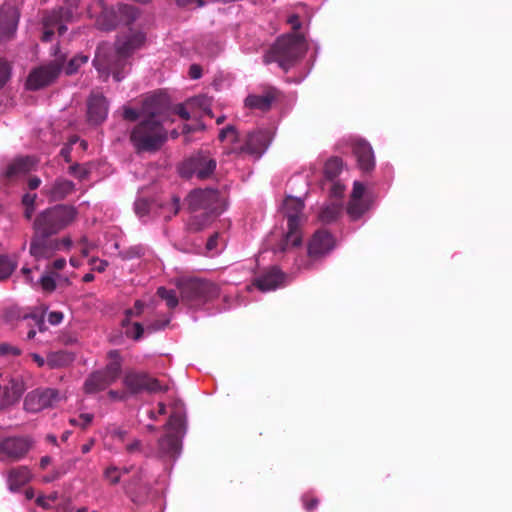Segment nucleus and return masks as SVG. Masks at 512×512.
<instances>
[{"mask_svg":"<svg viewBox=\"0 0 512 512\" xmlns=\"http://www.w3.org/2000/svg\"><path fill=\"white\" fill-rule=\"evenodd\" d=\"M343 168V162L338 157L329 158L324 166V174L328 179H333L339 175Z\"/></svg>","mask_w":512,"mask_h":512,"instance_id":"obj_35","label":"nucleus"},{"mask_svg":"<svg viewBox=\"0 0 512 512\" xmlns=\"http://www.w3.org/2000/svg\"><path fill=\"white\" fill-rule=\"evenodd\" d=\"M35 200H36V194H25L23 196V204L26 206L25 215L27 218H31V216H32Z\"/></svg>","mask_w":512,"mask_h":512,"instance_id":"obj_46","label":"nucleus"},{"mask_svg":"<svg viewBox=\"0 0 512 512\" xmlns=\"http://www.w3.org/2000/svg\"><path fill=\"white\" fill-rule=\"evenodd\" d=\"M107 434H109L113 438L123 440L126 432L118 427L112 426L107 428Z\"/></svg>","mask_w":512,"mask_h":512,"instance_id":"obj_51","label":"nucleus"},{"mask_svg":"<svg viewBox=\"0 0 512 512\" xmlns=\"http://www.w3.org/2000/svg\"><path fill=\"white\" fill-rule=\"evenodd\" d=\"M93 418H94L93 414L83 413L78 418H71L69 420V422H70V424H72L74 426H79V427L85 429L86 427H88L91 424Z\"/></svg>","mask_w":512,"mask_h":512,"instance_id":"obj_42","label":"nucleus"},{"mask_svg":"<svg viewBox=\"0 0 512 512\" xmlns=\"http://www.w3.org/2000/svg\"><path fill=\"white\" fill-rule=\"evenodd\" d=\"M87 115L92 124L97 125L105 121L108 115V102L103 95L91 94L87 102Z\"/></svg>","mask_w":512,"mask_h":512,"instance_id":"obj_22","label":"nucleus"},{"mask_svg":"<svg viewBox=\"0 0 512 512\" xmlns=\"http://www.w3.org/2000/svg\"><path fill=\"white\" fill-rule=\"evenodd\" d=\"M57 500V494L56 493H52L48 496H38L37 499H36V503L43 507V508H51L53 506V504L56 502Z\"/></svg>","mask_w":512,"mask_h":512,"instance_id":"obj_44","label":"nucleus"},{"mask_svg":"<svg viewBox=\"0 0 512 512\" xmlns=\"http://www.w3.org/2000/svg\"><path fill=\"white\" fill-rule=\"evenodd\" d=\"M303 209L304 203L300 198L289 196L284 200L283 210L287 218V232L280 235L279 242L276 245L272 244L277 236L275 232L268 240L275 253L286 252L302 243L300 227L304 222Z\"/></svg>","mask_w":512,"mask_h":512,"instance_id":"obj_4","label":"nucleus"},{"mask_svg":"<svg viewBox=\"0 0 512 512\" xmlns=\"http://www.w3.org/2000/svg\"><path fill=\"white\" fill-rule=\"evenodd\" d=\"M71 16V13L64 8L53 10L45 15L43 17V26L45 29L42 37L43 41H50L55 29H57L60 35H63L67 28L62 22L64 19L68 20L71 18Z\"/></svg>","mask_w":512,"mask_h":512,"instance_id":"obj_20","label":"nucleus"},{"mask_svg":"<svg viewBox=\"0 0 512 512\" xmlns=\"http://www.w3.org/2000/svg\"><path fill=\"white\" fill-rule=\"evenodd\" d=\"M63 320V313L59 311H52L48 314V322L52 325H58Z\"/></svg>","mask_w":512,"mask_h":512,"instance_id":"obj_50","label":"nucleus"},{"mask_svg":"<svg viewBox=\"0 0 512 512\" xmlns=\"http://www.w3.org/2000/svg\"><path fill=\"white\" fill-rule=\"evenodd\" d=\"M334 247L333 236L325 230H319L308 243V254L311 258H318L328 254Z\"/></svg>","mask_w":512,"mask_h":512,"instance_id":"obj_21","label":"nucleus"},{"mask_svg":"<svg viewBox=\"0 0 512 512\" xmlns=\"http://www.w3.org/2000/svg\"><path fill=\"white\" fill-rule=\"evenodd\" d=\"M276 99V91L268 89L261 95H249L245 100V105L252 109L268 110Z\"/></svg>","mask_w":512,"mask_h":512,"instance_id":"obj_27","label":"nucleus"},{"mask_svg":"<svg viewBox=\"0 0 512 512\" xmlns=\"http://www.w3.org/2000/svg\"><path fill=\"white\" fill-rule=\"evenodd\" d=\"M76 217L75 208L57 205L43 211L35 220L34 228L37 235L50 236L71 224Z\"/></svg>","mask_w":512,"mask_h":512,"instance_id":"obj_7","label":"nucleus"},{"mask_svg":"<svg viewBox=\"0 0 512 512\" xmlns=\"http://www.w3.org/2000/svg\"><path fill=\"white\" fill-rule=\"evenodd\" d=\"M219 139L229 145V153H247L260 156L266 150L270 136L268 131L258 130L248 134L245 143H242L235 128L227 126L220 132Z\"/></svg>","mask_w":512,"mask_h":512,"instance_id":"obj_6","label":"nucleus"},{"mask_svg":"<svg viewBox=\"0 0 512 512\" xmlns=\"http://www.w3.org/2000/svg\"><path fill=\"white\" fill-rule=\"evenodd\" d=\"M189 75L192 79H198L201 77V68L200 66L194 64V65H191L190 69H189Z\"/></svg>","mask_w":512,"mask_h":512,"instance_id":"obj_60","label":"nucleus"},{"mask_svg":"<svg viewBox=\"0 0 512 512\" xmlns=\"http://www.w3.org/2000/svg\"><path fill=\"white\" fill-rule=\"evenodd\" d=\"M146 474L143 471H140L138 475L133 479L132 483L127 487V493L130 496L133 502H139L140 496L138 495V490L140 492L146 493L148 490V484L145 481Z\"/></svg>","mask_w":512,"mask_h":512,"instance_id":"obj_32","label":"nucleus"},{"mask_svg":"<svg viewBox=\"0 0 512 512\" xmlns=\"http://www.w3.org/2000/svg\"><path fill=\"white\" fill-rule=\"evenodd\" d=\"M113 13H115L116 20L107 25L105 29H111L117 22L129 24L139 15V11L134 6L127 4H119L117 10L113 11Z\"/></svg>","mask_w":512,"mask_h":512,"instance_id":"obj_31","label":"nucleus"},{"mask_svg":"<svg viewBox=\"0 0 512 512\" xmlns=\"http://www.w3.org/2000/svg\"><path fill=\"white\" fill-rule=\"evenodd\" d=\"M151 210V205L144 199L135 202V212L139 217H144Z\"/></svg>","mask_w":512,"mask_h":512,"instance_id":"obj_45","label":"nucleus"},{"mask_svg":"<svg viewBox=\"0 0 512 512\" xmlns=\"http://www.w3.org/2000/svg\"><path fill=\"white\" fill-rule=\"evenodd\" d=\"M166 101L158 96L147 98L142 106V120L130 134L137 152H154L167 140L166 126L171 123Z\"/></svg>","mask_w":512,"mask_h":512,"instance_id":"obj_1","label":"nucleus"},{"mask_svg":"<svg viewBox=\"0 0 512 512\" xmlns=\"http://www.w3.org/2000/svg\"><path fill=\"white\" fill-rule=\"evenodd\" d=\"M179 210V199L174 198L172 204L169 205V214H164L163 217L165 219L171 218L172 215H175Z\"/></svg>","mask_w":512,"mask_h":512,"instance_id":"obj_58","label":"nucleus"},{"mask_svg":"<svg viewBox=\"0 0 512 512\" xmlns=\"http://www.w3.org/2000/svg\"><path fill=\"white\" fill-rule=\"evenodd\" d=\"M17 267V261L9 256H0V280L8 278Z\"/></svg>","mask_w":512,"mask_h":512,"instance_id":"obj_36","label":"nucleus"},{"mask_svg":"<svg viewBox=\"0 0 512 512\" xmlns=\"http://www.w3.org/2000/svg\"><path fill=\"white\" fill-rule=\"evenodd\" d=\"M146 248L142 245H134L128 249L121 251L120 255L123 259L130 260L145 255Z\"/></svg>","mask_w":512,"mask_h":512,"instance_id":"obj_41","label":"nucleus"},{"mask_svg":"<svg viewBox=\"0 0 512 512\" xmlns=\"http://www.w3.org/2000/svg\"><path fill=\"white\" fill-rule=\"evenodd\" d=\"M11 74L10 65L0 59V88L3 87L9 80Z\"/></svg>","mask_w":512,"mask_h":512,"instance_id":"obj_43","label":"nucleus"},{"mask_svg":"<svg viewBox=\"0 0 512 512\" xmlns=\"http://www.w3.org/2000/svg\"><path fill=\"white\" fill-rule=\"evenodd\" d=\"M23 322L27 323V325H31V322H33L35 325H37L39 331H43L44 328V322L42 319L36 317V316H27L24 317Z\"/></svg>","mask_w":512,"mask_h":512,"instance_id":"obj_55","label":"nucleus"},{"mask_svg":"<svg viewBox=\"0 0 512 512\" xmlns=\"http://www.w3.org/2000/svg\"><path fill=\"white\" fill-rule=\"evenodd\" d=\"M365 187L361 182L355 181L348 204L347 212L349 216L356 220L360 218L368 209L367 200L364 198Z\"/></svg>","mask_w":512,"mask_h":512,"instance_id":"obj_25","label":"nucleus"},{"mask_svg":"<svg viewBox=\"0 0 512 512\" xmlns=\"http://www.w3.org/2000/svg\"><path fill=\"white\" fill-rule=\"evenodd\" d=\"M124 384L132 392L147 390L149 392L167 391V386H162L159 381L144 373L129 372L124 377Z\"/></svg>","mask_w":512,"mask_h":512,"instance_id":"obj_19","label":"nucleus"},{"mask_svg":"<svg viewBox=\"0 0 512 512\" xmlns=\"http://www.w3.org/2000/svg\"><path fill=\"white\" fill-rule=\"evenodd\" d=\"M74 360V355L67 351H57L47 356V366L51 369L64 367Z\"/></svg>","mask_w":512,"mask_h":512,"instance_id":"obj_33","label":"nucleus"},{"mask_svg":"<svg viewBox=\"0 0 512 512\" xmlns=\"http://www.w3.org/2000/svg\"><path fill=\"white\" fill-rule=\"evenodd\" d=\"M123 117L129 121H135L139 117L142 118V110L138 112L136 109L125 107L123 110Z\"/></svg>","mask_w":512,"mask_h":512,"instance_id":"obj_48","label":"nucleus"},{"mask_svg":"<svg viewBox=\"0 0 512 512\" xmlns=\"http://www.w3.org/2000/svg\"><path fill=\"white\" fill-rule=\"evenodd\" d=\"M189 208L198 212L203 210L206 215L217 216L225 209V202L220 194L213 189L194 190L187 197Z\"/></svg>","mask_w":512,"mask_h":512,"instance_id":"obj_10","label":"nucleus"},{"mask_svg":"<svg viewBox=\"0 0 512 512\" xmlns=\"http://www.w3.org/2000/svg\"><path fill=\"white\" fill-rule=\"evenodd\" d=\"M215 168L216 160L209 152H198L181 164L179 172L186 178L207 179L213 174Z\"/></svg>","mask_w":512,"mask_h":512,"instance_id":"obj_12","label":"nucleus"},{"mask_svg":"<svg viewBox=\"0 0 512 512\" xmlns=\"http://www.w3.org/2000/svg\"><path fill=\"white\" fill-rule=\"evenodd\" d=\"M342 211V206L338 203L332 202L321 210L319 219L323 223H331L335 221Z\"/></svg>","mask_w":512,"mask_h":512,"instance_id":"obj_34","label":"nucleus"},{"mask_svg":"<svg viewBox=\"0 0 512 512\" xmlns=\"http://www.w3.org/2000/svg\"><path fill=\"white\" fill-rule=\"evenodd\" d=\"M70 172L72 174L76 175L77 177H79L80 179L86 178L87 173H88L85 168L80 167V166H71Z\"/></svg>","mask_w":512,"mask_h":512,"instance_id":"obj_57","label":"nucleus"},{"mask_svg":"<svg viewBox=\"0 0 512 512\" xmlns=\"http://www.w3.org/2000/svg\"><path fill=\"white\" fill-rule=\"evenodd\" d=\"M204 128V125L200 122L196 123L195 125H184L183 127V132L184 133H189L191 131H196V130H202Z\"/></svg>","mask_w":512,"mask_h":512,"instance_id":"obj_62","label":"nucleus"},{"mask_svg":"<svg viewBox=\"0 0 512 512\" xmlns=\"http://www.w3.org/2000/svg\"><path fill=\"white\" fill-rule=\"evenodd\" d=\"M19 12L13 6H5L0 10V40L11 38L17 29Z\"/></svg>","mask_w":512,"mask_h":512,"instance_id":"obj_24","label":"nucleus"},{"mask_svg":"<svg viewBox=\"0 0 512 512\" xmlns=\"http://www.w3.org/2000/svg\"><path fill=\"white\" fill-rule=\"evenodd\" d=\"M174 111L184 120L197 119L204 114L211 115L210 99L207 96L199 95L177 105Z\"/></svg>","mask_w":512,"mask_h":512,"instance_id":"obj_16","label":"nucleus"},{"mask_svg":"<svg viewBox=\"0 0 512 512\" xmlns=\"http://www.w3.org/2000/svg\"><path fill=\"white\" fill-rule=\"evenodd\" d=\"M31 477L32 474L26 466H20L10 470L7 478L10 490H17L18 488L29 482Z\"/></svg>","mask_w":512,"mask_h":512,"instance_id":"obj_30","label":"nucleus"},{"mask_svg":"<svg viewBox=\"0 0 512 512\" xmlns=\"http://www.w3.org/2000/svg\"><path fill=\"white\" fill-rule=\"evenodd\" d=\"M144 309V304L141 301H136L134 304V307L132 309L127 310L126 312V319L123 320V326H126L125 334L134 339L139 340L142 335L146 332L147 334H151L153 332H156L158 330L163 329L167 324L168 321L160 323L155 322L151 323L144 328L140 323L134 322L130 326L128 325L129 318L132 316H139L142 314Z\"/></svg>","mask_w":512,"mask_h":512,"instance_id":"obj_15","label":"nucleus"},{"mask_svg":"<svg viewBox=\"0 0 512 512\" xmlns=\"http://www.w3.org/2000/svg\"><path fill=\"white\" fill-rule=\"evenodd\" d=\"M286 276L277 267H271L255 279L256 287L268 292L285 285Z\"/></svg>","mask_w":512,"mask_h":512,"instance_id":"obj_23","label":"nucleus"},{"mask_svg":"<svg viewBox=\"0 0 512 512\" xmlns=\"http://www.w3.org/2000/svg\"><path fill=\"white\" fill-rule=\"evenodd\" d=\"M110 362L106 365L103 371H97L89 376L87 379L88 389H94V382L96 380H103L101 386L110 385L120 375L121 371V358L117 351H111L109 353Z\"/></svg>","mask_w":512,"mask_h":512,"instance_id":"obj_18","label":"nucleus"},{"mask_svg":"<svg viewBox=\"0 0 512 512\" xmlns=\"http://www.w3.org/2000/svg\"><path fill=\"white\" fill-rule=\"evenodd\" d=\"M36 165V160L33 157H20L12 161L5 170L7 178H14L21 174H25L32 170Z\"/></svg>","mask_w":512,"mask_h":512,"instance_id":"obj_28","label":"nucleus"},{"mask_svg":"<svg viewBox=\"0 0 512 512\" xmlns=\"http://www.w3.org/2000/svg\"><path fill=\"white\" fill-rule=\"evenodd\" d=\"M63 398V395L54 388H39L27 394L24 407L27 411L35 413L54 407Z\"/></svg>","mask_w":512,"mask_h":512,"instance_id":"obj_13","label":"nucleus"},{"mask_svg":"<svg viewBox=\"0 0 512 512\" xmlns=\"http://www.w3.org/2000/svg\"><path fill=\"white\" fill-rule=\"evenodd\" d=\"M166 427L168 433L160 439L159 449L162 455L175 457L180 452V435L184 428L182 405H175V411L170 415Z\"/></svg>","mask_w":512,"mask_h":512,"instance_id":"obj_8","label":"nucleus"},{"mask_svg":"<svg viewBox=\"0 0 512 512\" xmlns=\"http://www.w3.org/2000/svg\"><path fill=\"white\" fill-rule=\"evenodd\" d=\"M144 42L143 32L130 30L117 40L115 50L107 44L98 46L93 64L100 76L107 79L112 74L115 81H121L129 70L128 57Z\"/></svg>","mask_w":512,"mask_h":512,"instance_id":"obj_2","label":"nucleus"},{"mask_svg":"<svg viewBox=\"0 0 512 512\" xmlns=\"http://www.w3.org/2000/svg\"><path fill=\"white\" fill-rule=\"evenodd\" d=\"M60 280V275L54 271L47 270L40 278V284L45 292H52L56 288V282Z\"/></svg>","mask_w":512,"mask_h":512,"instance_id":"obj_38","label":"nucleus"},{"mask_svg":"<svg viewBox=\"0 0 512 512\" xmlns=\"http://www.w3.org/2000/svg\"><path fill=\"white\" fill-rule=\"evenodd\" d=\"M66 266V260L64 258H58L52 262L51 265L47 266V270H51L57 273Z\"/></svg>","mask_w":512,"mask_h":512,"instance_id":"obj_52","label":"nucleus"},{"mask_svg":"<svg viewBox=\"0 0 512 512\" xmlns=\"http://www.w3.org/2000/svg\"><path fill=\"white\" fill-rule=\"evenodd\" d=\"M222 247H223V241L220 242L219 234L215 233L208 239V241L206 243L207 254L209 256L213 257L220 253Z\"/></svg>","mask_w":512,"mask_h":512,"instance_id":"obj_39","label":"nucleus"},{"mask_svg":"<svg viewBox=\"0 0 512 512\" xmlns=\"http://www.w3.org/2000/svg\"><path fill=\"white\" fill-rule=\"evenodd\" d=\"M31 441L26 437H8L0 442V460H19L31 448Z\"/></svg>","mask_w":512,"mask_h":512,"instance_id":"obj_17","label":"nucleus"},{"mask_svg":"<svg viewBox=\"0 0 512 512\" xmlns=\"http://www.w3.org/2000/svg\"><path fill=\"white\" fill-rule=\"evenodd\" d=\"M94 439H90L87 443L83 444L81 446L82 453L86 454L91 451L92 447L94 446Z\"/></svg>","mask_w":512,"mask_h":512,"instance_id":"obj_64","label":"nucleus"},{"mask_svg":"<svg viewBox=\"0 0 512 512\" xmlns=\"http://www.w3.org/2000/svg\"><path fill=\"white\" fill-rule=\"evenodd\" d=\"M91 265H92L93 270L98 271V272H103V271H105L106 267L108 266V263L105 260L93 258L91 260Z\"/></svg>","mask_w":512,"mask_h":512,"instance_id":"obj_53","label":"nucleus"},{"mask_svg":"<svg viewBox=\"0 0 512 512\" xmlns=\"http://www.w3.org/2000/svg\"><path fill=\"white\" fill-rule=\"evenodd\" d=\"M89 57L87 55L79 54L73 57L67 64L65 72L68 75L74 74L78 71L79 67L87 63Z\"/></svg>","mask_w":512,"mask_h":512,"instance_id":"obj_40","label":"nucleus"},{"mask_svg":"<svg viewBox=\"0 0 512 512\" xmlns=\"http://www.w3.org/2000/svg\"><path fill=\"white\" fill-rule=\"evenodd\" d=\"M70 245V238L56 240L50 239L49 236L37 235L31 242L30 253L36 260L49 259L56 251L69 248Z\"/></svg>","mask_w":512,"mask_h":512,"instance_id":"obj_14","label":"nucleus"},{"mask_svg":"<svg viewBox=\"0 0 512 512\" xmlns=\"http://www.w3.org/2000/svg\"><path fill=\"white\" fill-rule=\"evenodd\" d=\"M298 12L292 13L287 18V23L292 27L293 30H298L301 27V21L305 17L310 18L308 9L304 5L298 6Z\"/></svg>","mask_w":512,"mask_h":512,"instance_id":"obj_37","label":"nucleus"},{"mask_svg":"<svg viewBox=\"0 0 512 512\" xmlns=\"http://www.w3.org/2000/svg\"><path fill=\"white\" fill-rule=\"evenodd\" d=\"M353 153L357 158L359 168L370 171L374 168L375 159L372 147L364 140L355 139L352 143Z\"/></svg>","mask_w":512,"mask_h":512,"instance_id":"obj_26","label":"nucleus"},{"mask_svg":"<svg viewBox=\"0 0 512 512\" xmlns=\"http://www.w3.org/2000/svg\"><path fill=\"white\" fill-rule=\"evenodd\" d=\"M81 245H82V247H81V254L84 257L88 256L90 251L94 248V246L92 244H89L85 238L82 239Z\"/></svg>","mask_w":512,"mask_h":512,"instance_id":"obj_59","label":"nucleus"},{"mask_svg":"<svg viewBox=\"0 0 512 512\" xmlns=\"http://www.w3.org/2000/svg\"><path fill=\"white\" fill-rule=\"evenodd\" d=\"M157 295L169 309H174L181 302L191 308H197L219 295L218 287L209 281L195 278H180L175 288L159 287Z\"/></svg>","mask_w":512,"mask_h":512,"instance_id":"obj_3","label":"nucleus"},{"mask_svg":"<svg viewBox=\"0 0 512 512\" xmlns=\"http://www.w3.org/2000/svg\"><path fill=\"white\" fill-rule=\"evenodd\" d=\"M105 478L111 483V484H116L119 482L120 480V473L118 471V468L112 466V467H108L106 470H105Z\"/></svg>","mask_w":512,"mask_h":512,"instance_id":"obj_47","label":"nucleus"},{"mask_svg":"<svg viewBox=\"0 0 512 512\" xmlns=\"http://www.w3.org/2000/svg\"><path fill=\"white\" fill-rule=\"evenodd\" d=\"M19 353V349L14 346H11L9 344L0 345V357L6 356L8 354L18 355Z\"/></svg>","mask_w":512,"mask_h":512,"instance_id":"obj_49","label":"nucleus"},{"mask_svg":"<svg viewBox=\"0 0 512 512\" xmlns=\"http://www.w3.org/2000/svg\"><path fill=\"white\" fill-rule=\"evenodd\" d=\"M74 190V184L65 179H58L52 185L45 186L44 192L47 194L52 200H61L64 199L67 195L72 193Z\"/></svg>","mask_w":512,"mask_h":512,"instance_id":"obj_29","label":"nucleus"},{"mask_svg":"<svg viewBox=\"0 0 512 512\" xmlns=\"http://www.w3.org/2000/svg\"><path fill=\"white\" fill-rule=\"evenodd\" d=\"M41 184V180L38 177H33L29 180L28 186L31 190L37 189Z\"/></svg>","mask_w":512,"mask_h":512,"instance_id":"obj_63","label":"nucleus"},{"mask_svg":"<svg viewBox=\"0 0 512 512\" xmlns=\"http://www.w3.org/2000/svg\"><path fill=\"white\" fill-rule=\"evenodd\" d=\"M331 195L335 198L341 197L344 192V185L339 182H333L330 188Z\"/></svg>","mask_w":512,"mask_h":512,"instance_id":"obj_54","label":"nucleus"},{"mask_svg":"<svg viewBox=\"0 0 512 512\" xmlns=\"http://www.w3.org/2000/svg\"><path fill=\"white\" fill-rule=\"evenodd\" d=\"M102 381H103V380H100V379H99V380H96V381L94 382V384H93L94 389L90 390V389H88V387H87V380H86V381H85V384H84L85 391H86L87 393H96V392H99V391H101V390H104V389H105L106 387H108L109 385H103V386H101Z\"/></svg>","mask_w":512,"mask_h":512,"instance_id":"obj_56","label":"nucleus"},{"mask_svg":"<svg viewBox=\"0 0 512 512\" xmlns=\"http://www.w3.org/2000/svg\"><path fill=\"white\" fill-rule=\"evenodd\" d=\"M302 501H303V505H304V508L307 510V511H311L313 509H315L318 505V499H312L311 502H308L306 500V496H304L302 498Z\"/></svg>","mask_w":512,"mask_h":512,"instance_id":"obj_61","label":"nucleus"},{"mask_svg":"<svg viewBox=\"0 0 512 512\" xmlns=\"http://www.w3.org/2000/svg\"><path fill=\"white\" fill-rule=\"evenodd\" d=\"M55 60L32 70L27 78L26 86L30 90H38L52 83L59 75L66 55L59 48L54 51Z\"/></svg>","mask_w":512,"mask_h":512,"instance_id":"obj_9","label":"nucleus"},{"mask_svg":"<svg viewBox=\"0 0 512 512\" xmlns=\"http://www.w3.org/2000/svg\"><path fill=\"white\" fill-rule=\"evenodd\" d=\"M306 51V42L299 33H291L277 39L271 50L265 55L264 62H277L279 67L288 70Z\"/></svg>","mask_w":512,"mask_h":512,"instance_id":"obj_5","label":"nucleus"},{"mask_svg":"<svg viewBox=\"0 0 512 512\" xmlns=\"http://www.w3.org/2000/svg\"><path fill=\"white\" fill-rule=\"evenodd\" d=\"M26 386L19 372L4 371L0 374V409L6 408L21 398Z\"/></svg>","mask_w":512,"mask_h":512,"instance_id":"obj_11","label":"nucleus"}]
</instances>
